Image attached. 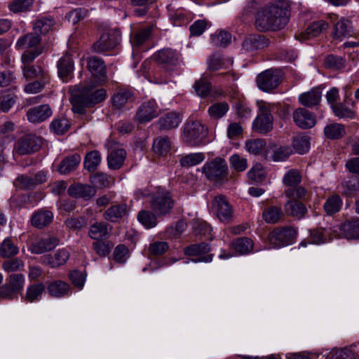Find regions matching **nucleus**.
I'll use <instances>...</instances> for the list:
<instances>
[{"label": "nucleus", "mask_w": 359, "mask_h": 359, "mask_svg": "<svg viewBox=\"0 0 359 359\" xmlns=\"http://www.w3.org/2000/svg\"><path fill=\"white\" fill-rule=\"evenodd\" d=\"M289 5L285 0H269L257 13L255 26L260 32L283 29L288 22Z\"/></svg>", "instance_id": "1"}, {"label": "nucleus", "mask_w": 359, "mask_h": 359, "mask_svg": "<svg viewBox=\"0 0 359 359\" xmlns=\"http://www.w3.org/2000/svg\"><path fill=\"white\" fill-rule=\"evenodd\" d=\"M297 235V228L281 226L274 228L267 236L269 244L273 248H280L294 243Z\"/></svg>", "instance_id": "2"}, {"label": "nucleus", "mask_w": 359, "mask_h": 359, "mask_svg": "<svg viewBox=\"0 0 359 359\" xmlns=\"http://www.w3.org/2000/svg\"><path fill=\"white\" fill-rule=\"evenodd\" d=\"M202 172L210 182L222 183L228 176L227 163L223 158L216 157L205 163Z\"/></svg>", "instance_id": "3"}, {"label": "nucleus", "mask_w": 359, "mask_h": 359, "mask_svg": "<svg viewBox=\"0 0 359 359\" xmlns=\"http://www.w3.org/2000/svg\"><path fill=\"white\" fill-rule=\"evenodd\" d=\"M173 205L174 201L170 194L165 189H158L151 196V209L157 216L169 214Z\"/></svg>", "instance_id": "4"}, {"label": "nucleus", "mask_w": 359, "mask_h": 359, "mask_svg": "<svg viewBox=\"0 0 359 359\" xmlns=\"http://www.w3.org/2000/svg\"><path fill=\"white\" fill-rule=\"evenodd\" d=\"M207 134V129L198 121H189L184 126L183 139L191 146L201 145Z\"/></svg>", "instance_id": "5"}, {"label": "nucleus", "mask_w": 359, "mask_h": 359, "mask_svg": "<svg viewBox=\"0 0 359 359\" xmlns=\"http://www.w3.org/2000/svg\"><path fill=\"white\" fill-rule=\"evenodd\" d=\"M121 33L116 29L104 31L97 40L93 45V50L99 53L110 50L114 48L120 42Z\"/></svg>", "instance_id": "6"}, {"label": "nucleus", "mask_w": 359, "mask_h": 359, "mask_svg": "<svg viewBox=\"0 0 359 359\" xmlns=\"http://www.w3.org/2000/svg\"><path fill=\"white\" fill-rule=\"evenodd\" d=\"M57 76L64 83L74 78V61L70 52H66L57 62Z\"/></svg>", "instance_id": "7"}, {"label": "nucleus", "mask_w": 359, "mask_h": 359, "mask_svg": "<svg viewBox=\"0 0 359 359\" xmlns=\"http://www.w3.org/2000/svg\"><path fill=\"white\" fill-rule=\"evenodd\" d=\"M42 144V140L34 134H27L20 138L15 149L20 155H26L37 151Z\"/></svg>", "instance_id": "8"}, {"label": "nucleus", "mask_w": 359, "mask_h": 359, "mask_svg": "<svg viewBox=\"0 0 359 359\" xmlns=\"http://www.w3.org/2000/svg\"><path fill=\"white\" fill-rule=\"evenodd\" d=\"M212 209L222 222H229L233 218V208L224 196L219 195L215 197Z\"/></svg>", "instance_id": "9"}, {"label": "nucleus", "mask_w": 359, "mask_h": 359, "mask_svg": "<svg viewBox=\"0 0 359 359\" xmlns=\"http://www.w3.org/2000/svg\"><path fill=\"white\" fill-rule=\"evenodd\" d=\"M158 64L168 72H172L180 61V55L172 48H163L158 51L155 55Z\"/></svg>", "instance_id": "10"}, {"label": "nucleus", "mask_w": 359, "mask_h": 359, "mask_svg": "<svg viewBox=\"0 0 359 359\" xmlns=\"http://www.w3.org/2000/svg\"><path fill=\"white\" fill-rule=\"evenodd\" d=\"M280 83V74L277 71L268 69L259 74L257 84L259 89L265 92L275 89Z\"/></svg>", "instance_id": "11"}, {"label": "nucleus", "mask_w": 359, "mask_h": 359, "mask_svg": "<svg viewBox=\"0 0 359 359\" xmlns=\"http://www.w3.org/2000/svg\"><path fill=\"white\" fill-rule=\"evenodd\" d=\"M210 250V245L203 242L198 244H193L185 248L184 253L187 256L198 257L197 259H191V261L194 262H210L212 260L213 255H205L209 252Z\"/></svg>", "instance_id": "12"}, {"label": "nucleus", "mask_w": 359, "mask_h": 359, "mask_svg": "<svg viewBox=\"0 0 359 359\" xmlns=\"http://www.w3.org/2000/svg\"><path fill=\"white\" fill-rule=\"evenodd\" d=\"M159 109L155 100H151L144 102L138 108L136 118L141 123L149 122L157 117L159 114Z\"/></svg>", "instance_id": "13"}, {"label": "nucleus", "mask_w": 359, "mask_h": 359, "mask_svg": "<svg viewBox=\"0 0 359 359\" xmlns=\"http://www.w3.org/2000/svg\"><path fill=\"white\" fill-rule=\"evenodd\" d=\"M87 69L92 76L100 81H104L107 76V67L104 60L97 56L86 57Z\"/></svg>", "instance_id": "14"}, {"label": "nucleus", "mask_w": 359, "mask_h": 359, "mask_svg": "<svg viewBox=\"0 0 359 359\" xmlns=\"http://www.w3.org/2000/svg\"><path fill=\"white\" fill-rule=\"evenodd\" d=\"M70 253L65 248L56 250L53 254H48L41 257L43 264L49 265L51 268H57L64 265L69 259Z\"/></svg>", "instance_id": "15"}, {"label": "nucleus", "mask_w": 359, "mask_h": 359, "mask_svg": "<svg viewBox=\"0 0 359 359\" xmlns=\"http://www.w3.org/2000/svg\"><path fill=\"white\" fill-rule=\"evenodd\" d=\"M67 191L69 196L76 198H83L85 201L90 200L96 194V189L94 187L81 183L72 184Z\"/></svg>", "instance_id": "16"}, {"label": "nucleus", "mask_w": 359, "mask_h": 359, "mask_svg": "<svg viewBox=\"0 0 359 359\" xmlns=\"http://www.w3.org/2000/svg\"><path fill=\"white\" fill-rule=\"evenodd\" d=\"M295 124L302 128H310L315 126L316 119L312 113L304 108L297 109L292 114Z\"/></svg>", "instance_id": "17"}, {"label": "nucleus", "mask_w": 359, "mask_h": 359, "mask_svg": "<svg viewBox=\"0 0 359 359\" xmlns=\"http://www.w3.org/2000/svg\"><path fill=\"white\" fill-rule=\"evenodd\" d=\"M355 102L351 99L346 97L344 102H338L332 106V111L334 114L339 118L353 119L355 116L354 110L351 107H353Z\"/></svg>", "instance_id": "18"}, {"label": "nucleus", "mask_w": 359, "mask_h": 359, "mask_svg": "<svg viewBox=\"0 0 359 359\" xmlns=\"http://www.w3.org/2000/svg\"><path fill=\"white\" fill-rule=\"evenodd\" d=\"M53 114L48 104H41L29 109L27 117L31 123H41L48 118Z\"/></svg>", "instance_id": "19"}, {"label": "nucleus", "mask_w": 359, "mask_h": 359, "mask_svg": "<svg viewBox=\"0 0 359 359\" xmlns=\"http://www.w3.org/2000/svg\"><path fill=\"white\" fill-rule=\"evenodd\" d=\"M306 203L303 201H287L284 205L286 215L297 219H302L308 213Z\"/></svg>", "instance_id": "20"}, {"label": "nucleus", "mask_w": 359, "mask_h": 359, "mask_svg": "<svg viewBox=\"0 0 359 359\" xmlns=\"http://www.w3.org/2000/svg\"><path fill=\"white\" fill-rule=\"evenodd\" d=\"M128 214L127 205L119 203L111 205L103 213V217L108 222H117Z\"/></svg>", "instance_id": "21"}, {"label": "nucleus", "mask_w": 359, "mask_h": 359, "mask_svg": "<svg viewBox=\"0 0 359 359\" xmlns=\"http://www.w3.org/2000/svg\"><path fill=\"white\" fill-rule=\"evenodd\" d=\"M289 201L308 203L311 200L312 193L302 186L288 187L284 191Z\"/></svg>", "instance_id": "22"}, {"label": "nucleus", "mask_w": 359, "mask_h": 359, "mask_svg": "<svg viewBox=\"0 0 359 359\" xmlns=\"http://www.w3.org/2000/svg\"><path fill=\"white\" fill-rule=\"evenodd\" d=\"M135 101L134 93L130 89L121 88L111 97L112 104L116 109H121Z\"/></svg>", "instance_id": "23"}, {"label": "nucleus", "mask_w": 359, "mask_h": 359, "mask_svg": "<svg viewBox=\"0 0 359 359\" xmlns=\"http://www.w3.org/2000/svg\"><path fill=\"white\" fill-rule=\"evenodd\" d=\"M23 75L27 79H32L39 77L45 82H49L50 74L48 70L39 65H29L22 66Z\"/></svg>", "instance_id": "24"}, {"label": "nucleus", "mask_w": 359, "mask_h": 359, "mask_svg": "<svg viewBox=\"0 0 359 359\" xmlns=\"http://www.w3.org/2000/svg\"><path fill=\"white\" fill-rule=\"evenodd\" d=\"M53 213L48 210L40 209L35 212L31 218L32 225L38 229L48 226L53 221Z\"/></svg>", "instance_id": "25"}, {"label": "nucleus", "mask_w": 359, "mask_h": 359, "mask_svg": "<svg viewBox=\"0 0 359 359\" xmlns=\"http://www.w3.org/2000/svg\"><path fill=\"white\" fill-rule=\"evenodd\" d=\"M267 46L268 39L260 34L249 35L243 42V48L248 51H254L262 49Z\"/></svg>", "instance_id": "26"}, {"label": "nucleus", "mask_w": 359, "mask_h": 359, "mask_svg": "<svg viewBox=\"0 0 359 359\" xmlns=\"http://www.w3.org/2000/svg\"><path fill=\"white\" fill-rule=\"evenodd\" d=\"M58 245V239L55 237H48L40 239L31 245V251L34 254H42L54 249Z\"/></svg>", "instance_id": "27"}, {"label": "nucleus", "mask_w": 359, "mask_h": 359, "mask_svg": "<svg viewBox=\"0 0 359 359\" xmlns=\"http://www.w3.org/2000/svg\"><path fill=\"white\" fill-rule=\"evenodd\" d=\"M321 96V91L318 88H313L311 90L299 95L298 99L302 105L313 107L320 103Z\"/></svg>", "instance_id": "28"}, {"label": "nucleus", "mask_w": 359, "mask_h": 359, "mask_svg": "<svg viewBox=\"0 0 359 359\" xmlns=\"http://www.w3.org/2000/svg\"><path fill=\"white\" fill-rule=\"evenodd\" d=\"M47 290L51 297L60 298L69 294L70 286L65 281L53 280L48 284Z\"/></svg>", "instance_id": "29"}, {"label": "nucleus", "mask_w": 359, "mask_h": 359, "mask_svg": "<svg viewBox=\"0 0 359 359\" xmlns=\"http://www.w3.org/2000/svg\"><path fill=\"white\" fill-rule=\"evenodd\" d=\"M333 37L341 40L343 38L349 37L352 34L351 22L345 18H341L334 25Z\"/></svg>", "instance_id": "30"}, {"label": "nucleus", "mask_w": 359, "mask_h": 359, "mask_svg": "<svg viewBox=\"0 0 359 359\" xmlns=\"http://www.w3.org/2000/svg\"><path fill=\"white\" fill-rule=\"evenodd\" d=\"M341 234L347 239H359V219L347 221L340 226Z\"/></svg>", "instance_id": "31"}, {"label": "nucleus", "mask_w": 359, "mask_h": 359, "mask_svg": "<svg viewBox=\"0 0 359 359\" xmlns=\"http://www.w3.org/2000/svg\"><path fill=\"white\" fill-rule=\"evenodd\" d=\"M126 156V151L122 148L109 151L107 156L109 168L114 170L119 169L123 164Z\"/></svg>", "instance_id": "32"}, {"label": "nucleus", "mask_w": 359, "mask_h": 359, "mask_svg": "<svg viewBox=\"0 0 359 359\" xmlns=\"http://www.w3.org/2000/svg\"><path fill=\"white\" fill-rule=\"evenodd\" d=\"M231 247L241 255H248L252 252L254 243L250 238L240 237L231 243Z\"/></svg>", "instance_id": "33"}, {"label": "nucleus", "mask_w": 359, "mask_h": 359, "mask_svg": "<svg viewBox=\"0 0 359 359\" xmlns=\"http://www.w3.org/2000/svg\"><path fill=\"white\" fill-rule=\"evenodd\" d=\"M81 159L79 154H74L65 158L57 168L58 172L62 175H66L75 170L80 163Z\"/></svg>", "instance_id": "34"}, {"label": "nucleus", "mask_w": 359, "mask_h": 359, "mask_svg": "<svg viewBox=\"0 0 359 359\" xmlns=\"http://www.w3.org/2000/svg\"><path fill=\"white\" fill-rule=\"evenodd\" d=\"M81 95L83 96L84 104L88 106V107H90L104 101L106 98L107 93L105 90L101 88L90 93L84 90Z\"/></svg>", "instance_id": "35"}, {"label": "nucleus", "mask_w": 359, "mask_h": 359, "mask_svg": "<svg viewBox=\"0 0 359 359\" xmlns=\"http://www.w3.org/2000/svg\"><path fill=\"white\" fill-rule=\"evenodd\" d=\"M181 121L179 114L169 112L159 118L158 124L161 129L169 130L178 127Z\"/></svg>", "instance_id": "36"}, {"label": "nucleus", "mask_w": 359, "mask_h": 359, "mask_svg": "<svg viewBox=\"0 0 359 359\" xmlns=\"http://www.w3.org/2000/svg\"><path fill=\"white\" fill-rule=\"evenodd\" d=\"M273 117L257 116L255 119L252 127L255 131L266 134L273 129Z\"/></svg>", "instance_id": "37"}, {"label": "nucleus", "mask_w": 359, "mask_h": 359, "mask_svg": "<svg viewBox=\"0 0 359 359\" xmlns=\"http://www.w3.org/2000/svg\"><path fill=\"white\" fill-rule=\"evenodd\" d=\"M108 226V224L104 222H96L90 225L88 236L96 241L106 238L109 234Z\"/></svg>", "instance_id": "38"}, {"label": "nucleus", "mask_w": 359, "mask_h": 359, "mask_svg": "<svg viewBox=\"0 0 359 359\" xmlns=\"http://www.w3.org/2000/svg\"><path fill=\"white\" fill-rule=\"evenodd\" d=\"M152 149L157 156H165L171 149V142L167 137H158L154 140Z\"/></svg>", "instance_id": "39"}, {"label": "nucleus", "mask_w": 359, "mask_h": 359, "mask_svg": "<svg viewBox=\"0 0 359 359\" xmlns=\"http://www.w3.org/2000/svg\"><path fill=\"white\" fill-rule=\"evenodd\" d=\"M41 38L37 33H29L18 39L16 47L19 49H25L38 46L41 43Z\"/></svg>", "instance_id": "40"}, {"label": "nucleus", "mask_w": 359, "mask_h": 359, "mask_svg": "<svg viewBox=\"0 0 359 359\" xmlns=\"http://www.w3.org/2000/svg\"><path fill=\"white\" fill-rule=\"evenodd\" d=\"M342 205L343 201L339 195L333 194L326 199L323 208L327 215H332L341 210Z\"/></svg>", "instance_id": "41"}, {"label": "nucleus", "mask_w": 359, "mask_h": 359, "mask_svg": "<svg viewBox=\"0 0 359 359\" xmlns=\"http://www.w3.org/2000/svg\"><path fill=\"white\" fill-rule=\"evenodd\" d=\"M45 288V285L41 283L29 285L24 298L25 301L31 303L39 301L41 299Z\"/></svg>", "instance_id": "42"}, {"label": "nucleus", "mask_w": 359, "mask_h": 359, "mask_svg": "<svg viewBox=\"0 0 359 359\" xmlns=\"http://www.w3.org/2000/svg\"><path fill=\"white\" fill-rule=\"evenodd\" d=\"M341 193L346 197H353L359 192V177L351 176L341 183Z\"/></svg>", "instance_id": "43"}, {"label": "nucleus", "mask_w": 359, "mask_h": 359, "mask_svg": "<svg viewBox=\"0 0 359 359\" xmlns=\"http://www.w3.org/2000/svg\"><path fill=\"white\" fill-rule=\"evenodd\" d=\"M325 136L331 140H338L346 135L345 126L341 123H331L324 128Z\"/></svg>", "instance_id": "44"}, {"label": "nucleus", "mask_w": 359, "mask_h": 359, "mask_svg": "<svg viewBox=\"0 0 359 359\" xmlns=\"http://www.w3.org/2000/svg\"><path fill=\"white\" fill-rule=\"evenodd\" d=\"M70 123L63 116L55 117L50 124V129L57 135H63L69 129Z\"/></svg>", "instance_id": "45"}, {"label": "nucleus", "mask_w": 359, "mask_h": 359, "mask_svg": "<svg viewBox=\"0 0 359 359\" xmlns=\"http://www.w3.org/2000/svg\"><path fill=\"white\" fill-rule=\"evenodd\" d=\"M156 216L153 211L141 210L137 214V219L145 228L151 229L157 225Z\"/></svg>", "instance_id": "46"}, {"label": "nucleus", "mask_w": 359, "mask_h": 359, "mask_svg": "<svg viewBox=\"0 0 359 359\" xmlns=\"http://www.w3.org/2000/svg\"><path fill=\"white\" fill-rule=\"evenodd\" d=\"M283 216V212L281 208L277 206H270L266 208L262 213L264 220L269 224L278 222Z\"/></svg>", "instance_id": "47"}, {"label": "nucleus", "mask_w": 359, "mask_h": 359, "mask_svg": "<svg viewBox=\"0 0 359 359\" xmlns=\"http://www.w3.org/2000/svg\"><path fill=\"white\" fill-rule=\"evenodd\" d=\"M204 159L205 155L203 153H192L182 156L180 159V163L182 167L190 168L198 165Z\"/></svg>", "instance_id": "48"}, {"label": "nucleus", "mask_w": 359, "mask_h": 359, "mask_svg": "<svg viewBox=\"0 0 359 359\" xmlns=\"http://www.w3.org/2000/svg\"><path fill=\"white\" fill-rule=\"evenodd\" d=\"M101 163L100 153L97 151L88 152L84 159V167L89 172H94Z\"/></svg>", "instance_id": "49"}, {"label": "nucleus", "mask_w": 359, "mask_h": 359, "mask_svg": "<svg viewBox=\"0 0 359 359\" xmlns=\"http://www.w3.org/2000/svg\"><path fill=\"white\" fill-rule=\"evenodd\" d=\"M292 145L297 153L303 154L309 149V139L306 135H298L293 138Z\"/></svg>", "instance_id": "50"}, {"label": "nucleus", "mask_w": 359, "mask_h": 359, "mask_svg": "<svg viewBox=\"0 0 359 359\" xmlns=\"http://www.w3.org/2000/svg\"><path fill=\"white\" fill-rule=\"evenodd\" d=\"M5 282L20 294L23 290L25 278L22 273H12L6 278Z\"/></svg>", "instance_id": "51"}, {"label": "nucleus", "mask_w": 359, "mask_h": 359, "mask_svg": "<svg viewBox=\"0 0 359 359\" xmlns=\"http://www.w3.org/2000/svg\"><path fill=\"white\" fill-rule=\"evenodd\" d=\"M54 19L51 17H43L38 19L34 25V29L36 33L46 34L54 25Z\"/></svg>", "instance_id": "52"}, {"label": "nucleus", "mask_w": 359, "mask_h": 359, "mask_svg": "<svg viewBox=\"0 0 359 359\" xmlns=\"http://www.w3.org/2000/svg\"><path fill=\"white\" fill-rule=\"evenodd\" d=\"M229 109V105L226 102H217L208 108V112L212 118L219 119L226 114Z\"/></svg>", "instance_id": "53"}, {"label": "nucleus", "mask_w": 359, "mask_h": 359, "mask_svg": "<svg viewBox=\"0 0 359 359\" xmlns=\"http://www.w3.org/2000/svg\"><path fill=\"white\" fill-rule=\"evenodd\" d=\"M231 34L226 31H219L211 35V43L215 46L226 47L231 42Z\"/></svg>", "instance_id": "54"}, {"label": "nucleus", "mask_w": 359, "mask_h": 359, "mask_svg": "<svg viewBox=\"0 0 359 359\" xmlns=\"http://www.w3.org/2000/svg\"><path fill=\"white\" fill-rule=\"evenodd\" d=\"M324 64L327 69L339 70L345 67L346 60L341 56L329 55L325 57Z\"/></svg>", "instance_id": "55"}, {"label": "nucleus", "mask_w": 359, "mask_h": 359, "mask_svg": "<svg viewBox=\"0 0 359 359\" xmlns=\"http://www.w3.org/2000/svg\"><path fill=\"white\" fill-rule=\"evenodd\" d=\"M19 249L10 238H6L0 246V256L11 257L18 253Z\"/></svg>", "instance_id": "56"}, {"label": "nucleus", "mask_w": 359, "mask_h": 359, "mask_svg": "<svg viewBox=\"0 0 359 359\" xmlns=\"http://www.w3.org/2000/svg\"><path fill=\"white\" fill-rule=\"evenodd\" d=\"M328 28V23L324 20L313 22L306 28L305 34L307 38L316 37L318 36L323 30Z\"/></svg>", "instance_id": "57"}, {"label": "nucleus", "mask_w": 359, "mask_h": 359, "mask_svg": "<svg viewBox=\"0 0 359 359\" xmlns=\"http://www.w3.org/2000/svg\"><path fill=\"white\" fill-rule=\"evenodd\" d=\"M33 4L34 0H13L9 4L8 8L15 13L25 12L31 9Z\"/></svg>", "instance_id": "58"}, {"label": "nucleus", "mask_w": 359, "mask_h": 359, "mask_svg": "<svg viewBox=\"0 0 359 359\" xmlns=\"http://www.w3.org/2000/svg\"><path fill=\"white\" fill-rule=\"evenodd\" d=\"M194 88L198 96L205 97L210 93L211 85L207 79L201 78L199 80L195 81Z\"/></svg>", "instance_id": "59"}, {"label": "nucleus", "mask_w": 359, "mask_h": 359, "mask_svg": "<svg viewBox=\"0 0 359 359\" xmlns=\"http://www.w3.org/2000/svg\"><path fill=\"white\" fill-rule=\"evenodd\" d=\"M302 181V175L300 172L295 169L290 170L283 177V182L284 184L288 187H294L298 186Z\"/></svg>", "instance_id": "60"}, {"label": "nucleus", "mask_w": 359, "mask_h": 359, "mask_svg": "<svg viewBox=\"0 0 359 359\" xmlns=\"http://www.w3.org/2000/svg\"><path fill=\"white\" fill-rule=\"evenodd\" d=\"M24 262L20 258L9 259L2 263V269L7 273L21 271L24 268Z\"/></svg>", "instance_id": "61"}, {"label": "nucleus", "mask_w": 359, "mask_h": 359, "mask_svg": "<svg viewBox=\"0 0 359 359\" xmlns=\"http://www.w3.org/2000/svg\"><path fill=\"white\" fill-rule=\"evenodd\" d=\"M245 147L248 152L258 155L264 150L266 142L260 139L250 140L246 142Z\"/></svg>", "instance_id": "62"}, {"label": "nucleus", "mask_w": 359, "mask_h": 359, "mask_svg": "<svg viewBox=\"0 0 359 359\" xmlns=\"http://www.w3.org/2000/svg\"><path fill=\"white\" fill-rule=\"evenodd\" d=\"M248 176L255 182H262L266 177V173L262 165L257 163L248 171Z\"/></svg>", "instance_id": "63"}, {"label": "nucleus", "mask_w": 359, "mask_h": 359, "mask_svg": "<svg viewBox=\"0 0 359 359\" xmlns=\"http://www.w3.org/2000/svg\"><path fill=\"white\" fill-rule=\"evenodd\" d=\"M208 70L210 72L218 71L224 65L223 58L219 53H213L207 60Z\"/></svg>", "instance_id": "64"}]
</instances>
